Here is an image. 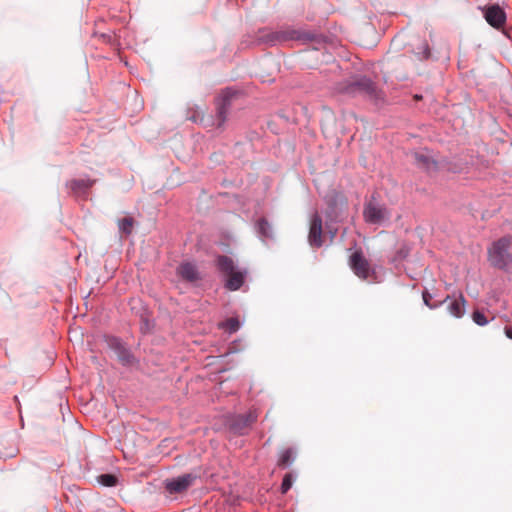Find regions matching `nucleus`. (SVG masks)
<instances>
[{
	"mask_svg": "<svg viewBox=\"0 0 512 512\" xmlns=\"http://www.w3.org/2000/svg\"><path fill=\"white\" fill-rule=\"evenodd\" d=\"M257 418L256 410H249L245 414L232 416L228 421V426L234 434L244 435L249 431L252 424L256 422Z\"/></svg>",
	"mask_w": 512,
	"mask_h": 512,
	"instance_id": "obj_6",
	"label": "nucleus"
},
{
	"mask_svg": "<svg viewBox=\"0 0 512 512\" xmlns=\"http://www.w3.org/2000/svg\"><path fill=\"white\" fill-rule=\"evenodd\" d=\"M308 242L310 246L319 248L323 244L322 240V219L320 215L315 212L311 218L310 229L308 234Z\"/></svg>",
	"mask_w": 512,
	"mask_h": 512,
	"instance_id": "obj_11",
	"label": "nucleus"
},
{
	"mask_svg": "<svg viewBox=\"0 0 512 512\" xmlns=\"http://www.w3.org/2000/svg\"><path fill=\"white\" fill-rule=\"evenodd\" d=\"M430 57V49L427 44L423 45V59H428Z\"/></svg>",
	"mask_w": 512,
	"mask_h": 512,
	"instance_id": "obj_25",
	"label": "nucleus"
},
{
	"mask_svg": "<svg viewBox=\"0 0 512 512\" xmlns=\"http://www.w3.org/2000/svg\"><path fill=\"white\" fill-rule=\"evenodd\" d=\"M108 347L114 351L119 362L123 366H131L135 362V358L131 351L126 347V345L121 341L120 338L109 336L106 339Z\"/></svg>",
	"mask_w": 512,
	"mask_h": 512,
	"instance_id": "obj_7",
	"label": "nucleus"
},
{
	"mask_svg": "<svg viewBox=\"0 0 512 512\" xmlns=\"http://www.w3.org/2000/svg\"><path fill=\"white\" fill-rule=\"evenodd\" d=\"M94 180L89 178L72 179L66 183L71 193L77 197H85L93 186Z\"/></svg>",
	"mask_w": 512,
	"mask_h": 512,
	"instance_id": "obj_13",
	"label": "nucleus"
},
{
	"mask_svg": "<svg viewBox=\"0 0 512 512\" xmlns=\"http://www.w3.org/2000/svg\"><path fill=\"white\" fill-rule=\"evenodd\" d=\"M349 265L354 274L362 280H368L374 272L370 268L368 260L361 251L352 253L349 259Z\"/></svg>",
	"mask_w": 512,
	"mask_h": 512,
	"instance_id": "obj_8",
	"label": "nucleus"
},
{
	"mask_svg": "<svg viewBox=\"0 0 512 512\" xmlns=\"http://www.w3.org/2000/svg\"><path fill=\"white\" fill-rule=\"evenodd\" d=\"M177 274L188 282H196L201 277L195 264L191 262H184L177 268Z\"/></svg>",
	"mask_w": 512,
	"mask_h": 512,
	"instance_id": "obj_16",
	"label": "nucleus"
},
{
	"mask_svg": "<svg viewBox=\"0 0 512 512\" xmlns=\"http://www.w3.org/2000/svg\"><path fill=\"white\" fill-rule=\"evenodd\" d=\"M442 302H449L447 310L452 316L461 318L464 315L466 300L462 294H460L458 298L447 296Z\"/></svg>",
	"mask_w": 512,
	"mask_h": 512,
	"instance_id": "obj_15",
	"label": "nucleus"
},
{
	"mask_svg": "<svg viewBox=\"0 0 512 512\" xmlns=\"http://www.w3.org/2000/svg\"><path fill=\"white\" fill-rule=\"evenodd\" d=\"M472 319L479 326H485L486 324H488V320L485 314L479 310L473 312Z\"/></svg>",
	"mask_w": 512,
	"mask_h": 512,
	"instance_id": "obj_23",
	"label": "nucleus"
},
{
	"mask_svg": "<svg viewBox=\"0 0 512 512\" xmlns=\"http://www.w3.org/2000/svg\"><path fill=\"white\" fill-rule=\"evenodd\" d=\"M505 334L508 338L512 339V326L505 328Z\"/></svg>",
	"mask_w": 512,
	"mask_h": 512,
	"instance_id": "obj_26",
	"label": "nucleus"
},
{
	"mask_svg": "<svg viewBox=\"0 0 512 512\" xmlns=\"http://www.w3.org/2000/svg\"><path fill=\"white\" fill-rule=\"evenodd\" d=\"M134 220L132 217H125L118 222L120 232L125 235H130L132 232Z\"/></svg>",
	"mask_w": 512,
	"mask_h": 512,
	"instance_id": "obj_20",
	"label": "nucleus"
},
{
	"mask_svg": "<svg viewBox=\"0 0 512 512\" xmlns=\"http://www.w3.org/2000/svg\"><path fill=\"white\" fill-rule=\"evenodd\" d=\"M264 43L274 46L289 41L309 42L314 39V35L310 32L292 27H281L279 30L264 33L260 38Z\"/></svg>",
	"mask_w": 512,
	"mask_h": 512,
	"instance_id": "obj_2",
	"label": "nucleus"
},
{
	"mask_svg": "<svg viewBox=\"0 0 512 512\" xmlns=\"http://www.w3.org/2000/svg\"><path fill=\"white\" fill-rule=\"evenodd\" d=\"M340 91L348 95H362L372 100L381 99V93L376 84L368 77H359L353 81L346 83Z\"/></svg>",
	"mask_w": 512,
	"mask_h": 512,
	"instance_id": "obj_4",
	"label": "nucleus"
},
{
	"mask_svg": "<svg viewBox=\"0 0 512 512\" xmlns=\"http://www.w3.org/2000/svg\"><path fill=\"white\" fill-rule=\"evenodd\" d=\"M219 327L227 331L229 334H232L238 331L240 328V322L236 317H231L220 323Z\"/></svg>",
	"mask_w": 512,
	"mask_h": 512,
	"instance_id": "obj_19",
	"label": "nucleus"
},
{
	"mask_svg": "<svg viewBox=\"0 0 512 512\" xmlns=\"http://www.w3.org/2000/svg\"><path fill=\"white\" fill-rule=\"evenodd\" d=\"M295 460V451L292 448L285 449L281 452L278 459V466L282 468L289 467Z\"/></svg>",
	"mask_w": 512,
	"mask_h": 512,
	"instance_id": "obj_18",
	"label": "nucleus"
},
{
	"mask_svg": "<svg viewBox=\"0 0 512 512\" xmlns=\"http://www.w3.org/2000/svg\"><path fill=\"white\" fill-rule=\"evenodd\" d=\"M234 94H235V92L232 89L228 88L222 92V94L218 100L217 112H216L218 127H221L227 119V115H228V112H229V109L231 106V100H232Z\"/></svg>",
	"mask_w": 512,
	"mask_h": 512,
	"instance_id": "obj_9",
	"label": "nucleus"
},
{
	"mask_svg": "<svg viewBox=\"0 0 512 512\" xmlns=\"http://www.w3.org/2000/svg\"><path fill=\"white\" fill-rule=\"evenodd\" d=\"M217 268L220 272L227 275L225 287L230 291H236L241 288L244 283L246 270L238 271L235 269L234 261L226 255L217 257Z\"/></svg>",
	"mask_w": 512,
	"mask_h": 512,
	"instance_id": "obj_3",
	"label": "nucleus"
},
{
	"mask_svg": "<svg viewBox=\"0 0 512 512\" xmlns=\"http://www.w3.org/2000/svg\"><path fill=\"white\" fill-rule=\"evenodd\" d=\"M416 164L428 172L438 169V162L432 157L428 151H417L414 153Z\"/></svg>",
	"mask_w": 512,
	"mask_h": 512,
	"instance_id": "obj_14",
	"label": "nucleus"
},
{
	"mask_svg": "<svg viewBox=\"0 0 512 512\" xmlns=\"http://www.w3.org/2000/svg\"><path fill=\"white\" fill-rule=\"evenodd\" d=\"M422 297H423V301H424L425 305H427L430 309L438 308L439 306H441L443 304L442 301L431 303L430 301L432 299V296L427 291L423 292Z\"/></svg>",
	"mask_w": 512,
	"mask_h": 512,
	"instance_id": "obj_24",
	"label": "nucleus"
},
{
	"mask_svg": "<svg viewBox=\"0 0 512 512\" xmlns=\"http://www.w3.org/2000/svg\"><path fill=\"white\" fill-rule=\"evenodd\" d=\"M389 217L390 213L384 204L370 200L364 205L363 218L368 224L380 225Z\"/></svg>",
	"mask_w": 512,
	"mask_h": 512,
	"instance_id": "obj_5",
	"label": "nucleus"
},
{
	"mask_svg": "<svg viewBox=\"0 0 512 512\" xmlns=\"http://www.w3.org/2000/svg\"><path fill=\"white\" fill-rule=\"evenodd\" d=\"M292 483H293L292 474L291 473H287L284 476V478L282 480V483H281V487H280L281 493L282 494H286L289 491V489L291 488Z\"/></svg>",
	"mask_w": 512,
	"mask_h": 512,
	"instance_id": "obj_22",
	"label": "nucleus"
},
{
	"mask_svg": "<svg viewBox=\"0 0 512 512\" xmlns=\"http://www.w3.org/2000/svg\"><path fill=\"white\" fill-rule=\"evenodd\" d=\"M512 237L504 236L494 241L488 248V262L494 268L505 272H512Z\"/></svg>",
	"mask_w": 512,
	"mask_h": 512,
	"instance_id": "obj_1",
	"label": "nucleus"
},
{
	"mask_svg": "<svg viewBox=\"0 0 512 512\" xmlns=\"http://www.w3.org/2000/svg\"><path fill=\"white\" fill-rule=\"evenodd\" d=\"M256 230L259 237L263 241H268L273 238V229L270 223L265 218H260L256 222Z\"/></svg>",
	"mask_w": 512,
	"mask_h": 512,
	"instance_id": "obj_17",
	"label": "nucleus"
},
{
	"mask_svg": "<svg viewBox=\"0 0 512 512\" xmlns=\"http://www.w3.org/2000/svg\"><path fill=\"white\" fill-rule=\"evenodd\" d=\"M484 18L494 28H500L505 24L506 14L498 5H491L484 10Z\"/></svg>",
	"mask_w": 512,
	"mask_h": 512,
	"instance_id": "obj_12",
	"label": "nucleus"
},
{
	"mask_svg": "<svg viewBox=\"0 0 512 512\" xmlns=\"http://www.w3.org/2000/svg\"><path fill=\"white\" fill-rule=\"evenodd\" d=\"M97 479H98V482L105 487L116 486V484L118 482V479L115 475L108 474V473L99 475Z\"/></svg>",
	"mask_w": 512,
	"mask_h": 512,
	"instance_id": "obj_21",
	"label": "nucleus"
},
{
	"mask_svg": "<svg viewBox=\"0 0 512 512\" xmlns=\"http://www.w3.org/2000/svg\"><path fill=\"white\" fill-rule=\"evenodd\" d=\"M196 476L193 474H184L177 478L167 480L165 482V489L170 494L182 493L187 490L195 481Z\"/></svg>",
	"mask_w": 512,
	"mask_h": 512,
	"instance_id": "obj_10",
	"label": "nucleus"
}]
</instances>
